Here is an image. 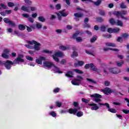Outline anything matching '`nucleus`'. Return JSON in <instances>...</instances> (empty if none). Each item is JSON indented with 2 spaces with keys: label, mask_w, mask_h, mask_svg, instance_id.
<instances>
[{
  "label": "nucleus",
  "mask_w": 129,
  "mask_h": 129,
  "mask_svg": "<svg viewBox=\"0 0 129 129\" xmlns=\"http://www.w3.org/2000/svg\"><path fill=\"white\" fill-rule=\"evenodd\" d=\"M24 55L22 54H19L18 57H17L13 62L7 60L6 62H5V66L8 70H10L11 68H12V65H14V64H19L20 62H24Z\"/></svg>",
  "instance_id": "f257e3e1"
},
{
  "label": "nucleus",
  "mask_w": 129,
  "mask_h": 129,
  "mask_svg": "<svg viewBox=\"0 0 129 129\" xmlns=\"http://www.w3.org/2000/svg\"><path fill=\"white\" fill-rule=\"evenodd\" d=\"M73 105H74L75 108L69 109L68 112H69V113H71V114H76L77 111L80 110L79 103H78V102H74L73 103Z\"/></svg>",
  "instance_id": "f03ea898"
},
{
  "label": "nucleus",
  "mask_w": 129,
  "mask_h": 129,
  "mask_svg": "<svg viewBox=\"0 0 129 129\" xmlns=\"http://www.w3.org/2000/svg\"><path fill=\"white\" fill-rule=\"evenodd\" d=\"M127 14V11H122L121 12L116 11L114 13V15H115V16H117L118 18H119V17H120L121 19H122L123 20H126V21L128 20V18L123 16H125V15H126Z\"/></svg>",
  "instance_id": "7ed1b4c3"
},
{
  "label": "nucleus",
  "mask_w": 129,
  "mask_h": 129,
  "mask_svg": "<svg viewBox=\"0 0 129 129\" xmlns=\"http://www.w3.org/2000/svg\"><path fill=\"white\" fill-rule=\"evenodd\" d=\"M83 80V77L80 76H77V79H74L71 82L73 85L79 86L81 84V82Z\"/></svg>",
  "instance_id": "20e7f679"
},
{
  "label": "nucleus",
  "mask_w": 129,
  "mask_h": 129,
  "mask_svg": "<svg viewBox=\"0 0 129 129\" xmlns=\"http://www.w3.org/2000/svg\"><path fill=\"white\" fill-rule=\"evenodd\" d=\"M63 56H64L63 52L58 51L55 52L54 55H52V57L55 62H59V58H58V57H63Z\"/></svg>",
  "instance_id": "39448f33"
},
{
  "label": "nucleus",
  "mask_w": 129,
  "mask_h": 129,
  "mask_svg": "<svg viewBox=\"0 0 129 129\" xmlns=\"http://www.w3.org/2000/svg\"><path fill=\"white\" fill-rule=\"evenodd\" d=\"M91 97H94L93 99L94 101H95V102H100V101H101V99H100V98H101L102 96L100 94L96 93L94 94L91 95Z\"/></svg>",
  "instance_id": "423d86ee"
},
{
  "label": "nucleus",
  "mask_w": 129,
  "mask_h": 129,
  "mask_svg": "<svg viewBox=\"0 0 129 129\" xmlns=\"http://www.w3.org/2000/svg\"><path fill=\"white\" fill-rule=\"evenodd\" d=\"M64 12L65 10H63L56 13L57 16V18L59 21H61L62 17H67L68 14L65 13Z\"/></svg>",
  "instance_id": "0eeeda50"
},
{
  "label": "nucleus",
  "mask_w": 129,
  "mask_h": 129,
  "mask_svg": "<svg viewBox=\"0 0 129 129\" xmlns=\"http://www.w3.org/2000/svg\"><path fill=\"white\" fill-rule=\"evenodd\" d=\"M54 66V63L53 62H51L50 61H44L43 62V67L44 68H51Z\"/></svg>",
  "instance_id": "6e6552de"
},
{
  "label": "nucleus",
  "mask_w": 129,
  "mask_h": 129,
  "mask_svg": "<svg viewBox=\"0 0 129 129\" xmlns=\"http://www.w3.org/2000/svg\"><path fill=\"white\" fill-rule=\"evenodd\" d=\"M109 72L112 73V74H118L120 73V70L118 68H111L109 69Z\"/></svg>",
  "instance_id": "1a4fd4ad"
},
{
  "label": "nucleus",
  "mask_w": 129,
  "mask_h": 129,
  "mask_svg": "<svg viewBox=\"0 0 129 129\" xmlns=\"http://www.w3.org/2000/svg\"><path fill=\"white\" fill-rule=\"evenodd\" d=\"M46 60V57H44L43 56H39V58H37L36 59V62L37 64H39L40 65H42V62L43 60Z\"/></svg>",
  "instance_id": "9d476101"
},
{
  "label": "nucleus",
  "mask_w": 129,
  "mask_h": 129,
  "mask_svg": "<svg viewBox=\"0 0 129 129\" xmlns=\"http://www.w3.org/2000/svg\"><path fill=\"white\" fill-rule=\"evenodd\" d=\"M101 91L103 92L105 94H108L112 93V90L110 89L109 88H106L104 90L102 89Z\"/></svg>",
  "instance_id": "9b49d317"
},
{
  "label": "nucleus",
  "mask_w": 129,
  "mask_h": 129,
  "mask_svg": "<svg viewBox=\"0 0 129 129\" xmlns=\"http://www.w3.org/2000/svg\"><path fill=\"white\" fill-rule=\"evenodd\" d=\"M90 68L91 70H93V71H95L96 72H100V70L98 69L97 68H96V67L92 63H91Z\"/></svg>",
  "instance_id": "f8f14e48"
},
{
  "label": "nucleus",
  "mask_w": 129,
  "mask_h": 129,
  "mask_svg": "<svg viewBox=\"0 0 129 129\" xmlns=\"http://www.w3.org/2000/svg\"><path fill=\"white\" fill-rule=\"evenodd\" d=\"M41 44L39 42H37L34 44V49L35 51H39L40 49H41Z\"/></svg>",
  "instance_id": "ddd939ff"
},
{
  "label": "nucleus",
  "mask_w": 129,
  "mask_h": 129,
  "mask_svg": "<svg viewBox=\"0 0 129 129\" xmlns=\"http://www.w3.org/2000/svg\"><path fill=\"white\" fill-rule=\"evenodd\" d=\"M89 106H92V107L91 108L92 110H97V109L99 108V107L97 106V105L96 104H89Z\"/></svg>",
  "instance_id": "4468645a"
},
{
  "label": "nucleus",
  "mask_w": 129,
  "mask_h": 129,
  "mask_svg": "<svg viewBox=\"0 0 129 129\" xmlns=\"http://www.w3.org/2000/svg\"><path fill=\"white\" fill-rule=\"evenodd\" d=\"M73 54L71 55L72 58H74V57H77L78 56V53L76 51V47H73Z\"/></svg>",
  "instance_id": "2eb2a0df"
},
{
  "label": "nucleus",
  "mask_w": 129,
  "mask_h": 129,
  "mask_svg": "<svg viewBox=\"0 0 129 129\" xmlns=\"http://www.w3.org/2000/svg\"><path fill=\"white\" fill-rule=\"evenodd\" d=\"M21 10L24 12H27V13H30L31 12V10H30V7H26L25 6H23L22 7Z\"/></svg>",
  "instance_id": "dca6fc26"
},
{
  "label": "nucleus",
  "mask_w": 129,
  "mask_h": 129,
  "mask_svg": "<svg viewBox=\"0 0 129 129\" xmlns=\"http://www.w3.org/2000/svg\"><path fill=\"white\" fill-rule=\"evenodd\" d=\"M91 3H93V4L95 6H96V7H99V6H100V5H101L102 1L101 0H98L96 2H93V1H92V2H91Z\"/></svg>",
  "instance_id": "f3484780"
},
{
  "label": "nucleus",
  "mask_w": 129,
  "mask_h": 129,
  "mask_svg": "<svg viewBox=\"0 0 129 129\" xmlns=\"http://www.w3.org/2000/svg\"><path fill=\"white\" fill-rule=\"evenodd\" d=\"M84 64V61H78V63L74 64L75 67H78V66H83Z\"/></svg>",
  "instance_id": "a211bd4d"
},
{
  "label": "nucleus",
  "mask_w": 129,
  "mask_h": 129,
  "mask_svg": "<svg viewBox=\"0 0 129 129\" xmlns=\"http://www.w3.org/2000/svg\"><path fill=\"white\" fill-rule=\"evenodd\" d=\"M66 76H67V77H70V78L73 77V72H72V71L68 72L66 74Z\"/></svg>",
  "instance_id": "6ab92c4d"
},
{
  "label": "nucleus",
  "mask_w": 129,
  "mask_h": 129,
  "mask_svg": "<svg viewBox=\"0 0 129 129\" xmlns=\"http://www.w3.org/2000/svg\"><path fill=\"white\" fill-rule=\"evenodd\" d=\"M105 45L108 47H116V45L115 43L111 42H107L105 43Z\"/></svg>",
  "instance_id": "aec40b11"
},
{
  "label": "nucleus",
  "mask_w": 129,
  "mask_h": 129,
  "mask_svg": "<svg viewBox=\"0 0 129 129\" xmlns=\"http://www.w3.org/2000/svg\"><path fill=\"white\" fill-rule=\"evenodd\" d=\"M52 67H54V71L55 73H62V72H60V70H59V68H58L54 64Z\"/></svg>",
  "instance_id": "412c9836"
},
{
  "label": "nucleus",
  "mask_w": 129,
  "mask_h": 129,
  "mask_svg": "<svg viewBox=\"0 0 129 129\" xmlns=\"http://www.w3.org/2000/svg\"><path fill=\"white\" fill-rule=\"evenodd\" d=\"M74 16H75L76 18H82V17H83V13H75Z\"/></svg>",
  "instance_id": "4be33fe9"
},
{
  "label": "nucleus",
  "mask_w": 129,
  "mask_h": 129,
  "mask_svg": "<svg viewBox=\"0 0 129 129\" xmlns=\"http://www.w3.org/2000/svg\"><path fill=\"white\" fill-rule=\"evenodd\" d=\"M86 80L88 81V82H89L90 83H91V84H96V81L91 79H89V78H87Z\"/></svg>",
  "instance_id": "5701e85b"
},
{
  "label": "nucleus",
  "mask_w": 129,
  "mask_h": 129,
  "mask_svg": "<svg viewBox=\"0 0 129 129\" xmlns=\"http://www.w3.org/2000/svg\"><path fill=\"white\" fill-rule=\"evenodd\" d=\"M109 22L110 23V24H111L112 25H117L116 24V22H115V21L114 20V19L113 18H111L109 20Z\"/></svg>",
  "instance_id": "b1692460"
},
{
  "label": "nucleus",
  "mask_w": 129,
  "mask_h": 129,
  "mask_svg": "<svg viewBox=\"0 0 129 129\" xmlns=\"http://www.w3.org/2000/svg\"><path fill=\"white\" fill-rule=\"evenodd\" d=\"M59 49H60V50H62V51H66V50H68V49H69V47H66L62 45L60 46L59 47Z\"/></svg>",
  "instance_id": "393cba45"
},
{
  "label": "nucleus",
  "mask_w": 129,
  "mask_h": 129,
  "mask_svg": "<svg viewBox=\"0 0 129 129\" xmlns=\"http://www.w3.org/2000/svg\"><path fill=\"white\" fill-rule=\"evenodd\" d=\"M19 30H20V31H24L26 29V27L24 26L23 25H19L18 27Z\"/></svg>",
  "instance_id": "a878e982"
},
{
  "label": "nucleus",
  "mask_w": 129,
  "mask_h": 129,
  "mask_svg": "<svg viewBox=\"0 0 129 129\" xmlns=\"http://www.w3.org/2000/svg\"><path fill=\"white\" fill-rule=\"evenodd\" d=\"M116 26H120V27H122L123 26V24L120 20H117L116 22Z\"/></svg>",
  "instance_id": "bb28decb"
},
{
  "label": "nucleus",
  "mask_w": 129,
  "mask_h": 129,
  "mask_svg": "<svg viewBox=\"0 0 129 129\" xmlns=\"http://www.w3.org/2000/svg\"><path fill=\"white\" fill-rule=\"evenodd\" d=\"M38 19L40 22H42V23L46 21V19L43 16H40L38 18Z\"/></svg>",
  "instance_id": "cd10ccee"
},
{
  "label": "nucleus",
  "mask_w": 129,
  "mask_h": 129,
  "mask_svg": "<svg viewBox=\"0 0 129 129\" xmlns=\"http://www.w3.org/2000/svg\"><path fill=\"white\" fill-rule=\"evenodd\" d=\"M73 71H75V72H76V73H78V74H83V72L80 70L74 69Z\"/></svg>",
  "instance_id": "c85d7f7f"
},
{
  "label": "nucleus",
  "mask_w": 129,
  "mask_h": 129,
  "mask_svg": "<svg viewBox=\"0 0 129 129\" xmlns=\"http://www.w3.org/2000/svg\"><path fill=\"white\" fill-rule=\"evenodd\" d=\"M99 14L101 16H105V12L103 10H101L100 9H99Z\"/></svg>",
  "instance_id": "c756f323"
},
{
  "label": "nucleus",
  "mask_w": 129,
  "mask_h": 129,
  "mask_svg": "<svg viewBox=\"0 0 129 129\" xmlns=\"http://www.w3.org/2000/svg\"><path fill=\"white\" fill-rule=\"evenodd\" d=\"M9 24L10 26L12 27V28H16V24L15 22H14V21H10Z\"/></svg>",
  "instance_id": "7c9ffc66"
},
{
  "label": "nucleus",
  "mask_w": 129,
  "mask_h": 129,
  "mask_svg": "<svg viewBox=\"0 0 129 129\" xmlns=\"http://www.w3.org/2000/svg\"><path fill=\"white\" fill-rule=\"evenodd\" d=\"M2 57L3 58H5V59H9L10 58V56L8 55V53H3L2 54Z\"/></svg>",
  "instance_id": "2f4dec72"
},
{
  "label": "nucleus",
  "mask_w": 129,
  "mask_h": 129,
  "mask_svg": "<svg viewBox=\"0 0 129 129\" xmlns=\"http://www.w3.org/2000/svg\"><path fill=\"white\" fill-rule=\"evenodd\" d=\"M37 41L35 40H31V41H28L27 43L29 44V45H35Z\"/></svg>",
  "instance_id": "473e14b6"
},
{
  "label": "nucleus",
  "mask_w": 129,
  "mask_h": 129,
  "mask_svg": "<svg viewBox=\"0 0 129 129\" xmlns=\"http://www.w3.org/2000/svg\"><path fill=\"white\" fill-rule=\"evenodd\" d=\"M108 111H110V112H112V113H116L117 111L115 110V109L110 108L108 109Z\"/></svg>",
  "instance_id": "72a5a7b5"
},
{
  "label": "nucleus",
  "mask_w": 129,
  "mask_h": 129,
  "mask_svg": "<svg viewBox=\"0 0 129 129\" xmlns=\"http://www.w3.org/2000/svg\"><path fill=\"white\" fill-rule=\"evenodd\" d=\"M99 105L105 106H106V107H107V108H109V107H110L109 106V103H104V104L101 103H99Z\"/></svg>",
  "instance_id": "f704fd0d"
},
{
  "label": "nucleus",
  "mask_w": 129,
  "mask_h": 129,
  "mask_svg": "<svg viewBox=\"0 0 129 129\" xmlns=\"http://www.w3.org/2000/svg\"><path fill=\"white\" fill-rule=\"evenodd\" d=\"M96 20H97V22H98L99 23H101V22L104 21V19H103V18H102V17L97 18Z\"/></svg>",
  "instance_id": "c9c22d12"
},
{
  "label": "nucleus",
  "mask_w": 129,
  "mask_h": 129,
  "mask_svg": "<svg viewBox=\"0 0 129 129\" xmlns=\"http://www.w3.org/2000/svg\"><path fill=\"white\" fill-rule=\"evenodd\" d=\"M77 42H81L83 41V39L81 37H78L76 38Z\"/></svg>",
  "instance_id": "e433bc0d"
},
{
  "label": "nucleus",
  "mask_w": 129,
  "mask_h": 129,
  "mask_svg": "<svg viewBox=\"0 0 129 129\" xmlns=\"http://www.w3.org/2000/svg\"><path fill=\"white\" fill-rule=\"evenodd\" d=\"M0 6L1 7V8H2V9H4V10H7V9H8V6H7V5H6L3 3H1L0 4Z\"/></svg>",
  "instance_id": "4c0bfd02"
},
{
  "label": "nucleus",
  "mask_w": 129,
  "mask_h": 129,
  "mask_svg": "<svg viewBox=\"0 0 129 129\" xmlns=\"http://www.w3.org/2000/svg\"><path fill=\"white\" fill-rule=\"evenodd\" d=\"M49 114H50V115H51V116H53V117H56L57 115V114H56V112H55V111H51L49 113Z\"/></svg>",
  "instance_id": "58836bf2"
},
{
  "label": "nucleus",
  "mask_w": 129,
  "mask_h": 129,
  "mask_svg": "<svg viewBox=\"0 0 129 129\" xmlns=\"http://www.w3.org/2000/svg\"><path fill=\"white\" fill-rule=\"evenodd\" d=\"M83 115V112L82 111H79L77 113V116L78 117H80Z\"/></svg>",
  "instance_id": "ea45409f"
},
{
  "label": "nucleus",
  "mask_w": 129,
  "mask_h": 129,
  "mask_svg": "<svg viewBox=\"0 0 129 129\" xmlns=\"http://www.w3.org/2000/svg\"><path fill=\"white\" fill-rule=\"evenodd\" d=\"M116 63L117 64V66H118V67H120V66H121L123 64L124 62L122 60L121 61V62L117 61L116 62Z\"/></svg>",
  "instance_id": "a19ab883"
},
{
  "label": "nucleus",
  "mask_w": 129,
  "mask_h": 129,
  "mask_svg": "<svg viewBox=\"0 0 129 129\" xmlns=\"http://www.w3.org/2000/svg\"><path fill=\"white\" fill-rule=\"evenodd\" d=\"M119 31H120V29H119V28H113V33H118Z\"/></svg>",
  "instance_id": "79ce46f5"
},
{
  "label": "nucleus",
  "mask_w": 129,
  "mask_h": 129,
  "mask_svg": "<svg viewBox=\"0 0 129 129\" xmlns=\"http://www.w3.org/2000/svg\"><path fill=\"white\" fill-rule=\"evenodd\" d=\"M120 7L121 9H126V5H124V3H121L120 4Z\"/></svg>",
  "instance_id": "37998d69"
},
{
  "label": "nucleus",
  "mask_w": 129,
  "mask_h": 129,
  "mask_svg": "<svg viewBox=\"0 0 129 129\" xmlns=\"http://www.w3.org/2000/svg\"><path fill=\"white\" fill-rule=\"evenodd\" d=\"M97 38L96 37V36H94L93 38H92L90 39V42L91 43H94L96 40H97Z\"/></svg>",
  "instance_id": "c03bdc74"
},
{
  "label": "nucleus",
  "mask_w": 129,
  "mask_h": 129,
  "mask_svg": "<svg viewBox=\"0 0 129 129\" xmlns=\"http://www.w3.org/2000/svg\"><path fill=\"white\" fill-rule=\"evenodd\" d=\"M55 104L56 106H57V107H61V105H62V103L59 101H56L55 102Z\"/></svg>",
  "instance_id": "a18cd8bd"
},
{
  "label": "nucleus",
  "mask_w": 129,
  "mask_h": 129,
  "mask_svg": "<svg viewBox=\"0 0 129 129\" xmlns=\"http://www.w3.org/2000/svg\"><path fill=\"white\" fill-rule=\"evenodd\" d=\"M100 29H101V31H102V32H105V30L106 29V27H105V26L102 25L100 27Z\"/></svg>",
  "instance_id": "49530a36"
},
{
  "label": "nucleus",
  "mask_w": 129,
  "mask_h": 129,
  "mask_svg": "<svg viewBox=\"0 0 129 129\" xmlns=\"http://www.w3.org/2000/svg\"><path fill=\"white\" fill-rule=\"evenodd\" d=\"M104 84L105 86H109V85H110V82H109L108 81H105L104 82Z\"/></svg>",
  "instance_id": "de8ad7c7"
},
{
  "label": "nucleus",
  "mask_w": 129,
  "mask_h": 129,
  "mask_svg": "<svg viewBox=\"0 0 129 129\" xmlns=\"http://www.w3.org/2000/svg\"><path fill=\"white\" fill-rule=\"evenodd\" d=\"M36 27L37 29H40L42 28V25L40 23H36Z\"/></svg>",
  "instance_id": "09e8293b"
},
{
  "label": "nucleus",
  "mask_w": 129,
  "mask_h": 129,
  "mask_svg": "<svg viewBox=\"0 0 129 129\" xmlns=\"http://www.w3.org/2000/svg\"><path fill=\"white\" fill-rule=\"evenodd\" d=\"M4 21L5 22V23H6L7 24H9L10 22L11 21L10 20V19H9V18H5L4 19Z\"/></svg>",
  "instance_id": "8fccbe9b"
},
{
  "label": "nucleus",
  "mask_w": 129,
  "mask_h": 129,
  "mask_svg": "<svg viewBox=\"0 0 129 129\" xmlns=\"http://www.w3.org/2000/svg\"><path fill=\"white\" fill-rule=\"evenodd\" d=\"M8 6L9 8H12V7H14L15 6V4L13 3L9 2L8 3Z\"/></svg>",
  "instance_id": "3c124183"
},
{
  "label": "nucleus",
  "mask_w": 129,
  "mask_h": 129,
  "mask_svg": "<svg viewBox=\"0 0 129 129\" xmlns=\"http://www.w3.org/2000/svg\"><path fill=\"white\" fill-rule=\"evenodd\" d=\"M107 32H108V33H109L110 34H112V33H113V29L109 28L107 29Z\"/></svg>",
  "instance_id": "603ef678"
},
{
  "label": "nucleus",
  "mask_w": 129,
  "mask_h": 129,
  "mask_svg": "<svg viewBox=\"0 0 129 129\" xmlns=\"http://www.w3.org/2000/svg\"><path fill=\"white\" fill-rule=\"evenodd\" d=\"M128 37V34L127 33H123L122 34V37L124 38V39H126Z\"/></svg>",
  "instance_id": "864d4df0"
},
{
  "label": "nucleus",
  "mask_w": 129,
  "mask_h": 129,
  "mask_svg": "<svg viewBox=\"0 0 129 129\" xmlns=\"http://www.w3.org/2000/svg\"><path fill=\"white\" fill-rule=\"evenodd\" d=\"M56 10H60L61 9V5L60 4H58L55 6Z\"/></svg>",
  "instance_id": "5fc2aeb1"
},
{
  "label": "nucleus",
  "mask_w": 129,
  "mask_h": 129,
  "mask_svg": "<svg viewBox=\"0 0 129 129\" xmlns=\"http://www.w3.org/2000/svg\"><path fill=\"white\" fill-rule=\"evenodd\" d=\"M29 8L31 12H35V11H37V8L36 7H29Z\"/></svg>",
  "instance_id": "6e6d98bb"
},
{
  "label": "nucleus",
  "mask_w": 129,
  "mask_h": 129,
  "mask_svg": "<svg viewBox=\"0 0 129 129\" xmlns=\"http://www.w3.org/2000/svg\"><path fill=\"white\" fill-rule=\"evenodd\" d=\"M42 53H46L47 54H52V51H50L48 50H44L42 51Z\"/></svg>",
  "instance_id": "4d7b16f0"
},
{
  "label": "nucleus",
  "mask_w": 129,
  "mask_h": 129,
  "mask_svg": "<svg viewBox=\"0 0 129 129\" xmlns=\"http://www.w3.org/2000/svg\"><path fill=\"white\" fill-rule=\"evenodd\" d=\"M24 2L26 4H27V5H32V1L30 0H24Z\"/></svg>",
  "instance_id": "13d9d810"
},
{
  "label": "nucleus",
  "mask_w": 129,
  "mask_h": 129,
  "mask_svg": "<svg viewBox=\"0 0 129 129\" xmlns=\"http://www.w3.org/2000/svg\"><path fill=\"white\" fill-rule=\"evenodd\" d=\"M78 35H79V33H76L74 34V35L73 36V39H76V38H77V37H78Z\"/></svg>",
  "instance_id": "bf43d9fd"
},
{
  "label": "nucleus",
  "mask_w": 129,
  "mask_h": 129,
  "mask_svg": "<svg viewBox=\"0 0 129 129\" xmlns=\"http://www.w3.org/2000/svg\"><path fill=\"white\" fill-rule=\"evenodd\" d=\"M28 20L29 21V22H30V23H34V19H33V18L32 17H29L28 19Z\"/></svg>",
  "instance_id": "052dcab7"
},
{
  "label": "nucleus",
  "mask_w": 129,
  "mask_h": 129,
  "mask_svg": "<svg viewBox=\"0 0 129 129\" xmlns=\"http://www.w3.org/2000/svg\"><path fill=\"white\" fill-rule=\"evenodd\" d=\"M26 58L27 60H29V61H33V57H32L31 56H26Z\"/></svg>",
  "instance_id": "680f3d73"
},
{
  "label": "nucleus",
  "mask_w": 129,
  "mask_h": 129,
  "mask_svg": "<svg viewBox=\"0 0 129 129\" xmlns=\"http://www.w3.org/2000/svg\"><path fill=\"white\" fill-rule=\"evenodd\" d=\"M91 63L90 64H86L85 66V69H89V68H90L91 67Z\"/></svg>",
  "instance_id": "e2e57ef3"
},
{
  "label": "nucleus",
  "mask_w": 129,
  "mask_h": 129,
  "mask_svg": "<svg viewBox=\"0 0 129 129\" xmlns=\"http://www.w3.org/2000/svg\"><path fill=\"white\" fill-rule=\"evenodd\" d=\"M22 16L23 17H24V18H26L27 19H28V18L30 17V15H29V14H23Z\"/></svg>",
  "instance_id": "0e129e2a"
},
{
  "label": "nucleus",
  "mask_w": 129,
  "mask_h": 129,
  "mask_svg": "<svg viewBox=\"0 0 129 129\" xmlns=\"http://www.w3.org/2000/svg\"><path fill=\"white\" fill-rule=\"evenodd\" d=\"M82 101L83 102H85L86 103H88L89 102V100H88V99H86L85 98H82Z\"/></svg>",
  "instance_id": "69168bd1"
},
{
  "label": "nucleus",
  "mask_w": 129,
  "mask_h": 129,
  "mask_svg": "<svg viewBox=\"0 0 129 129\" xmlns=\"http://www.w3.org/2000/svg\"><path fill=\"white\" fill-rule=\"evenodd\" d=\"M72 28H73L72 26L70 25H68L67 26V29L68 30H72Z\"/></svg>",
  "instance_id": "338daca9"
},
{
  "label": "nucleus",
  "mask_w": 129,
  "mask_h": 129,
  "mask_svg": "<svg viewBox=\"0 0 129 129\" xmlns=\"http://www.w3.org/2000/svg\"><path fill=\"white\" fill-rule=\"evenodd\" d=\"M117 42H120V43H121V42H122V38L118 37V38L117 39Z\"/></svg>",
  "instance_id": "774afa93"
}]
</instances>
